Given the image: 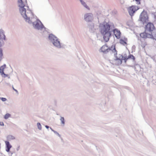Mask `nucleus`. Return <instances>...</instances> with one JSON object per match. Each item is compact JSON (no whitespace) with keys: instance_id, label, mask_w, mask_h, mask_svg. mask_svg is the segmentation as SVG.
I'll use <instances>...</instances> for the list:
<instances>
[{"instance_id":"f257e3e1","label":"nucleus","mask_w":156,"mask_h":156,"mask_svg":"<svg viewBox=\"0 0 156 156\" xmlns=\"http://www.w3.org/2000/svg\"><path fill=\"white\" fill-rule=\"evenodd\" d=\"M18 2L19 3L18 6L20 7L19 11L25 20L26 22L29 24L32 23L34 28L38 30H41L43 28L45 30L46 28L42 24L41 21L38 19L34 22H32L30 19V17L28 16L27 13H26V9L24 8L25 6L22 0H18Z\"/></svg>"},{"instance_id":"f03ea898","label":"nucleus","mask_w":156,"mask_h":156,"mask_svg":"<svg viewBox=\"0 0 156 156\" xmlns=\"http://www.w3.org/2000/svg\"><path fill=\"white\" fill-rule=\"evenodd\" d=\"M111 25L105 21L99 23V28L101 34L103 36V39L105 42H107L111 37L112 34L110 31Z\"/></svg>"},{"instance_id":"7ed1b4c3","label":"nucleus","mask_w":156,"mask_h":156,"mask_svg":"<svg viewBox=\"0 0 156 156\" xmlns=\"http://www.w3.org/2000/svg\"><path fill=\"white\" fill-rule=\"evenodd\" d=\"M48 39L53 45L58 48H63L62 46L61 45L60 41L58 38L55 35L52 34H49Z\"/></svg>"},{"instance_id":"20e7f679","label":"nucleus","mask_w":156,"mask_h":156,"mask_svg":"<svg viewBox=\"0 0 156 156\" xmlns=\"http://www.w3.org/2000/svg\"><path fill=\"white\" fill-rule=\"evenodd\" d=\"M101 51L105 54H107L110 51H111L112 53H114V56H116L117 55V51L115 48V45H112L111 47H108L107 44L103 45L101 48Z\"/></svg>"},{"instance_id":"39448f33","label":"nucleus","mask_w":156,"mask_h":156,"mask_svg":"<svg viewBox=\"0 0 156 156\" xmlns=\"http://www.w3.org/2000/svg\"><path fill=\"white\" fill-rule=\"evenodd\" d=\"M148 19L147 12L144 10L140 15L138 21H140L142 24L144 25L148 22Z\"/></svg>"},{"instance_id":"423d86ee","label":"nucleus","mask_w":156,"mask_h":156,"mask_svg":"<svg viewBox=\"0 0 156 156\" xmlns=\"http://www.w3.org/2000/svg\"><path fill=\"white\" fill-rule=\"evenodd\" d=\"M87 25V28L90 33H95L96 30L98 29L97 25H95L94 23L92 22L88 23Z\"/></svg>"},{"instance_id":"0eeeda50","label":"nucleus","mask_w":156,"mask_h":156,"mask_svg":"<svg viewBox=\"0 0 156 156\" xmlns=\"http://www.w3.org/2000/svg\"><path fill=\"white\" fill-rule=\"evenodd\" d=\"M84 20L89 23L92 22L94 20V16L91 13H88L85 14L84 16Z\"/></svg>"},{"instance_id":"6e6552de","label":"nucleus","mask_w":156,"mask_h":156,"mask_svg":"<svg viewBox=\"0 0 156 156\" xmlns=\"http://www.w3.org/2000/svg\"><path fill=\"white\" fill-rule=\"evenodd\" d=\"M155 29L154 24L150 22H148L145 26V31L147 32L151 33Z\"/></svg>"},{"instance_id":"1a4fd4ad","label":"nucleus","mask_w":156,"mask_h":156,"mask_svg":"<svg viewBox=\"0 0 156 156\" xmlns=\"http://www.w3.org/2000/svg\"><path fill=\"white\" fill-rule=\"evenodd\" d=\"M139 8L138 6L135 5H132L129 8L128 12L129 15L132 17L134 15L135 12L138 10Z\"/></svg>"},{"instance_id":"9d476101","label":"nucleus","mask_w":156,"mask_h":156,"mask_svg":"<svg viewBox=\"0 0 156 156\" xmlns=\"http://www.w3.org/2000/svg\"><path fill=\"white\" fill-rule=\"evenodd\" d=\"M119 55L120 56H119V57H118L117 55H116V56H114V57L115 58V61L118 60H119L120 64H122V60H124L125 62L126 63L127 60L129 59L128 57H127L126 56H123L122 55L120 54H119Z\"/></svg>"},{"instance_id":"9b49d317","label":"nucleus","mask_w":156,"mask_h":156,"mask_svg":"<svg viewBox=\"0 0 156 156\" xmlns=\"http://www.w3.org/2000/svg\"><path fill=\"white\" fill-rule=\"evenodd\" d=\"M113 31L114 34L116 38L117 39H119L121 34V33L120 31L118 30L117 29L115 28L113 30Z\"/></svg>"},{"instance_id":"f8f14e48","label":"nucleus","mask_w":156,"mask_h":156,"mask_svg":"<svg viewBox=\"0 0 156 156\" xmlns=\"http://www.w3.org/2000/svg\"><path fill=\"white\" fill-rule=\"evenodd\" d=\"M148 32H147L145 31L143 33H141L140 34V36L141 37L144 38H151V35L150 34H149Z\"/></svg>"},{"instance_id":"ddd939ff","label":"nucleus","mask_w":156,"mask_h":156,"mask_svg":"<svg viewBox=\"0 0 156 156\" xmlns=\"http://www.w3.org/2000/svg\"><path fill=\"white\" fill-rule=\"evenodd\" d=\"M5 151L7 152H9L10 149L12 147V146L10 144L9 142L8 141H5Z\"/></svg>"},{"instance_id":"4468645a","label":"nucleus","mask_w":156,"mask_h":156,"mask_svg":"<svg viewBox=\"0 0 156 156\" xmlns=\"http://www.w3.org/2000/svg\"><path fill=\"white\" fill-rule=\"evenodd\" d=\"M150 35L151 36H150L151 38L156 41V29L154 30L151 33Z\"/></svg>"},{"instance_id":"2eb2a0df","label":"nucleus","mask_w":156,"mask_h":156,"mask_svg":"<svg viewBox=\"0 0 156 156\" xmlns=\"http://www.w3.org/2000/svg\"><path fill=\"white\" fill-rule=\"evenodd\" d=\"M6 138L8 141H10L11 140L15 139V137L12 135H9L6 137Z\"/></svg>"},{"instance_id":"dca6fc26","label":"nucleus","mask_w":156,"mask_h":156,"mask_svg":"<svg viewBox=\"0 0 156 156\" xmlns=\"http://www.w3.org/2000/svg\"><path fill=\"white\" fill-rule=\"evenodd\" d=\"M80 2H81V4L86 9L88 10L90 9L89 7L87 5L85 2L83 0L82 1Z\"/></svg>"},{"instance_id":"f3484780","label":"nucleus","mask_w":156,"mask_h":156,"mask_svg":"<svg viewBox=\"0 0 156 156\" xmlns=\"http://www.w3.org/2000/svg\"><path fill=\"white\" fill-rule=\"evenodd\" d=\"M3 51L1 48H0V62L2 60L3 55Z\"/></svg>"},{"instance_id":"a211bd4d","label":"nucleus","mask_w":156,"mask_h":156,"mask_svg":"<svg viewBox=\"0 0 156 156\" xmlns=\"http://www.w3.org/2000/svg\"><path fill=\"white\" fill-rule=\"evenodd\" d=\"M128 57L129 59H132L133 61H134L136 59L135 57L132 54H129Z\"/></svg>"},{"instance_id":"6ab92c4d","label":"nucleus","mask_w":156,"mask_h":156,"mask_svg":"<svg viewBox=\"0 0 156 156\" xmlns=\"http://www.w3.org/2000/svg\"><path fill=\"white\" fill-rule=\"evenodd\" d=\"M11 116V114L9 113H6L5 114L4 116V119H7L9 118Z\"/></svg>"},{"instance_id":"aec40b11","label":"nucleus","mask_w":156,"mask_h":156,"mask_svg":"<svg viewBox=\"0 0 156 156\" xmlns=\"http://www.w3.org/2000/svg\"><path fill=\"white\" fill-rule=\"evenodd\" d=\"M120 43L122 44H127L126 42V41H125L124 40L122 39H120Z\"/></svg>"},{"instance_id":"412c9836","label":"nucleus","mask_w":156,"mask_h":156,"mask_svg":"<svg viewBox=\"0 0 156 156\" xmlns=\"http://www.w3.org/2000/svg\"><path fill=\"white\" fill-rule=\"evenodd\" d=\"M60 120L61 122V123L64 125L65 123V121L64 118L63 117L61 116L60 119Z\"/></svg>"},{"instance_id":"4be33fe9","label":"nucleus","mask_w":156,"mask_h":156,"mask_svg":"<svg viewBox=\"0 0 156 156\" xmlns=\"http://www.w3.org/2000/svg\"><path fill=\"white\" fill-rule=\"evenodd\" d=\"M37 126L38 129L40 130L41 129L42 127L41 125V124L39 122H38L37 123Z\"/></svg>"},{"instance_id":"5701e85b","label":"nucleus","mask_w":156,"mask_h":156,"mask_svg":"<svg viewBox=\"0 0 156 156\" xmlns=\"http://www.w3.org/2000/svg\"><path fill=\"white\" fill-rule=\"evenodd\" d=\"M4 68H2V67H0V73L1 75L2 74L4 73Z\"/></svg>"},{"instance_id":"b1692460","label":"nucleus","mask_w":156,"mask_h":156,"mask_svg":"<svg viewBox=\"0 0 156 156\" xmlns=\"http://www.w3.org/2000/svg\"><path fill=\"white\" fill-rule=\"evenodd\" d=\"M9 153L8 154L9 156H12V155L14 153H15V152L14 151H9V152H8Z\"/></svg>"},{"instance_id":"393cba45","label":"nucleus","mask_w":156,"mask_h":156,"mask_svg":"<svg viewBox=\"0 0 156 156\" xmlns=\"http://www.w3.org/2000/svg\"><path fill=\"white\" fill-rule=\"evenodd\" d=\"M152 14L154 19L156 20V12H153Z\"/></svg>"},{"instance_id":"a878e982","label":"nucleus","mask_w":156,"mask_h":156,"mask_svg":"<svg viewBox=\"0 0 156 156\" xmlns=\"http://www.w3.org/2000/svg\"><path fill=\"white\" fill-rule=\"evenodd\" d=\"M0 99L2 101H6L7 99L6 98H1V97H0Z\"/></svg>"},{"instance_id":"bb28decb","label":"nucleus","mask_w":156,"mask_h":156,"mask_svg":"<svg viewBox=\"0 0 156 156\" xmlns=\"http://www.w3.org/2000/svg\"><path fill=\"white\" fill-rule=\"evenodd\" d=\"M1 75L2 76H3L4 77H7L8 76V74H5L4 73V74H2Z\"/></svg>"},{"instance_id":"cd10ccee","label":"nucleus","mask_w":156,"mask_h":156,"mask_svg":"<svg viewBox=\"0 0 156 156\" xmlns=\"http://www.w3.org/2000/svg\"><path fill=\"white\" fill-rule=\"evenodd\" d=\"M54 133L56 134L57 135H58V136L60 137L61 135L60 134H59L57 131H54Z\"/></svg>"},{"instance_id":"c85d7f7f","label":"nucleus","mask_w":156,"mask_h":156,"mask_svg":"<svg viewBox=\"0 0 156 156\" xmlns=\"http://www.w3.org/2000/svg\"><path fill=\"white\" fill-rule=\"evenodd\" d=\"M12 89H13V90L16 92V93H17V94H18V91H17V90L15 89L14 88V87H13V86H12Z\"/></svg>"},{"instance_id":"c756f323","label":"nucleus","mask_w":156,"mask_h":156,"mask_svg":"<svg viewBox=\"0 0 156 156\" xmlns=\"http://www.w3.org/2000/svg\"><path fill=\"white\" fill-rule=\"evenodd\" d=\"M54 104L55 106H57V101L56 100H54Z\"/></svg>"},{"instance_id":"7c9ffc66","label":"nucleus","mask_w":156,"mask_h":156,"mask_svg":"<svg viewBox=\"0 0 156 156\" xmlns=\"http://www.w3.org/2000/svg\"><path fill=\"white\" fill-rule=\"evenodd\" d=\"M0 125L2 126H4L3 122H0Z\"/></svg>"},{"instance_id":"2f4dec72","label":"nucleus","mask_w":156,"mask_h":156,"mask_svg":"<svg viewBox=\"0 0 156 156\" xmlns=\"http://www.w3.org/2000/svg\"><path fill=\"white\" fill-rule=\"evenodd\" d=\"M1 67H2V68H4V69L5 68V67H6V65L5 64H4L3 65L1 66Z\"/></svg>"},{"instance_id":"473e14b6","label":"nucleus","mask_w":156,"mask_h":156,"mask_svg":"<svg viewBox=\"0 0 156 156\" xmlns=\"http://www.w3.org/2000/svg\"><path fill=\"white\" fill-rule=\"evenodd\" d=\"M140 1H137V3H136V4H138V5H140Z\"/></svg>"},{"instance_id":"72a5a7b5","label":"nucleus","mask_w":156,"mask_h":156,"mask_svg":"<svg viewBox=\"0 0 156 156\" xmlns=\"http://www.w3.org/2000/svg\"><path fill=\"white\" fill-rule=\"evenodd\" d=\"M3 34V35L4 37H3V38H2V39H3V40H5V34Z\"/></svg>"},{"instance_id":"f704fd0d","label":"nucleus","mask_w":156,"mask_h":156,"mask_svg":"<svg viewBox=\"0 0 156 156\" xmlns=\"http://www.w3.org/2000/svg\"><path fill=\"white\" fill-rule=\"evenodd\" d=\"M20 148V146H19L16 149V150L18 151H19V149Z\"/></svg>"},{"instance_id":"c9c22d12","label":"nucleus","mask_w":156,"mask_h":156,"mask_svg":"<svg viewBox=\"0 0 156 156\" xmlns=\"http://www.w3.org/2000/svg\"><path fill=\"white\" fill-rule=\"evenodd\" d=\"M45 127L47 129H48L49 127V126L48 125H46Z\"/></svg>"},{"instance_id":"e433bc0d","label":"nucleus","mask_w":156,"mask_h":156,"mask_svg":"<svg viewBox=\"0 0 156 156\" xmlns=\"http://www.w3.org/2000/svg\"><path fill=\"white\" fill-rule=\"evenodd\" d=\"M124 40L126 41H127V39L125 37L124 38Z\"/></svg>"},{"instance_id":"4c0bfd02","label":"nucleus","mask_w":156,"mask_h":156,"mask_svg":"<svg viewBox=\"0 0 156 156\" xmlns=\"http://www.w3.org/2000/svg\"><path fill=\"white\" fill-rule=\"evenodd\" d=\"M1 40V38H0V47H1L2 46Z\"/></svg>"},{"instance_id":"58836bf2","label":"nucleus","mask_w":156,"mask_h":156,"mask_svg":"<svg viewBox=\"0 0 156 156\" xmlns=\"http://www.w3.org/2000/svg\"><path fill=\"white\" fill-rule=\"evenodd\" d=\"M6 83L7 85H10V84H9V83Z\"/></svg>"},{"instance_id":"ea45409f","label":"nucleus","mask_w":156,"mask_h":156,"mask_svg":"<svg viewBox=\"0 0 156 156\" xmlns=\"http://www.w3.org/2000/svg\"><path fill=\"white\" fill-rule=\"evenodd\" d=\"M89 2H90V1H91V0H87Z\"/></svg>"},{"instance_id":"a19ab883","label":"nucleus","mask_w":156,"mask_h":156,"mask_svg":"<svg viewBox=\"0 0 156 156\" xmlns=\"http://www.w3.org/2000/svg\"><path fill=\"white\" fill-rule=\"evenodd\" d=\"M53 132H54V131H55L53 129L52 130Z\"/></svg>"},{"instance_id":"79ce46f5","label":"nucleus","mask_w":156,"mask_h":156,"mask_svg":"<svg viewBox=\"0 0 156 156\" xmlns=\"http://www.w3.org/2000/svg\"><path fill=\"white\" fill-rule=\"evenodd\" d=\"M50 129H51V130H53V129L51 127H50Z\"/></svg>"},{"instance_id":"37998d69","label":"nucleus","mask_w":156,"mask_h":156,"mask_svg":"<svg viewBox=\"0 0 156 156\" xmlns=\"http://www.w3.org/2000/svg\"><path fill=\"white\" fill-rule=\"evenodd\" d=\"M133 47H135V46L134 45H133V47H132V48H133Z\"/></svg>"},{"instance_id":"c03bdc74","label":"nucleus","mask_w":156,"mask_h":156,"mask_svg":"<svg viewBox=\"0 0 156 156\" xmlns=\"http://www.w3.org/2000/svg\"><path fill=\"white\" fill-rule=\"evenodd\" d=\"M80 0V2H81L83 0Z\"/></svg>"}]
</instances>
